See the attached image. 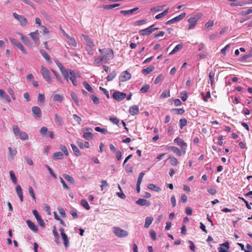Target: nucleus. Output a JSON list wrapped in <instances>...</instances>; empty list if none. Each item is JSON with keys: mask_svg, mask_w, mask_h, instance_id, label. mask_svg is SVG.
I'll use <instances>...</instances> for the list:
<instances>
[{"mask_svg": "<svg viewBox=\"0 0 252 252\" xmlns=\"http://www.w3.org/2000/svg\"><path fill=\"white\" fill-rule=\"evenodd\" d=\"M56 63L60 70H61V73L65 80H66L67 82H68L69 80H71L73 85L76 86L77 85V82L76 80L75 72L71 70L65 69L63 65L57 61L56 62Z\"/></svg>", "mask_w": 252, "mask_h": 252, "instance_id": "f257e3e1", "label": "nucleus"}, {"mask_svg": "<svg viewBox=\"0 0 252 252\" xmlns=\"http://www.w3.org/2000/svg\"><path fill=\"white\" fill-rule=\"evenodd\" d=\"M100 56L104 57V59H108L110 60L113 59V51L111 48H102L99 49Z\"/></svg>", "mask_w": 252, "mask_h": 252, "instance_id": "f03ea898", "label": "nucleus"}, {"mask_svg": "<svg viewBox=\"0 0 252 252\" xmlns=\"http://www.w3.org/2000/svg\"><path fill=\"white\" fill-rule=\"evenodd\" d=\"M202 14L201 13H198L194 17H190L188 19V22L189 23V26L188 27V30H190L194 28L197 21L201 17Z\"/></svg>", "mask_w": 252, "mask_h": 252, "instance_id": "7ed1b4c3", "label": "nucleus"}, {"mask_svg": "<svg viewBox=\"0 0 252 252\" xmlns=\"http://www.w3.org/2000/svg\"><path fill=\"white\" fill-rule=\"evenodd\" d=\"M158 29V28H154L153 25L146 29L140 30L139 33L141 35H149L153 32Z\"/></svg>", "mask_w": 252, "mask_h": 252, "instance_id": "20e7f679", "label": "nucleus"}, {"mask_svg": "<svg viewBox=\"0 0 252 252\" xmlns=\"http://www.w3.org/2000/svg\"><path fill=\"white\" fill-rule=\"evenodd\" d=\"M41 74L42 75L43 78L45 79L46 82L48 83H51V78L50 76V73H49V71L47 68H46L44 66L42 65L41 66Z\"/></svg>", "mask_w": 252, "mask_h": 252, "instance_id": "39448f33", "label": "nucleus"}, {"mask_svg": "<svg viewBox=\"0 0 252 252\" xmlns=\"http://www.w3.org/2000/svg\"><path fill=\"white\" fill-rule=\"evenodd\" d=\"M13 17L18 20L23 27L26 26L28 24L27 19L23 15H20L14 12L13 13Z\"/></svg>", "mask_w": 252, "mask_h": 252, "instance_id": "423d86ee", "label": "nucleus"}, {"mask_svg": "<svg viewBox=\"0 0 252 252\" xmlns=\"http://www.w3.org/2000/svg\"><path fill=\"white\" fill-rule=\"evenodd\" d=\"M32 116L36 119H40L42 116V111L39 107L37 106H33L32 108Z\"/></svg>", "mask_w": 252, "mask_h": 252, "instance_id": "0eeeda50", "label": "nucleus"}, {"mask_svg": "<svg viewBox=\"0 0 252 252\" xmlns=\"http://www.w3.org/2000/svg\"><path fill=\"white\" fill-rule=\"evenodd\" d=\"M186 13L184 12L181 13L180 15L171 19V20L167 21L165 23L166 25H169L171 24H173L174 23H175L176 22H178L183 19H184L186 16Z\"/></svg>", "mask_w": 252, "mask_h": 252, "instance_id": "6e6552de", "label": "nucleus"}, {"mask_svg": "<svg viewBox=\"0 0 252 252\" xmlns=\"http://www.w3.org/2000/svg\"><path fill=\"white\" fill-rule=\"evenodd\" d=\"M29 35L34 41L35 43L38 46L40 44V40L39 39V33L38 30H36L34 32H31Z\"/></svg>", "mask_w": 252, "mask_h": 252, "instance_id": "1a4fd4ad", "label": "nucleus"}, {"mask_svg": "<svg viewBox=\"0 0 252 252\" xmlns=\"http://www.w3.org/2000/svg\"><path fill=\"white\" fill-rule=\"evenodd\" d=\"M113 97L116 100L121 101L126 98V94H124L119 91L115 92L113 94Z\"/></svg>", "mask_w": 252, "mask_h": 252, "instance_id": "9d476101", "label": "nucleus"}, {"mask_svg": "<svg viewBox=\"0 0 252 252\" xmlns=\"http://www.w3.org/2000/svg\"><path fill=\"white\" fill-rule=\"evenodd\" d=\"M89 131H92V129L91 127H87L83 129L84 133L83 135V138H85L86 140H90L93 138V136H94L92 133L90 132H86Z\"/></svg>", "mask_w": 252, "mask_h": 252, "instance_id": "9b49d317", "label": "nucleus"}, {"mask_svg": "<svg viewBox=\"0 0 252 252\" xmlns=\"http://www.w3.org/2000/svg\"><path fill=\"white\" fill-rule=\"evenodd\" d=\"M59 231L61 232L62 240L63 241L65 248H67L68 246V240L66 234L64 232V229L63 228L59 229Z\"/></svg>", "mask_w": 252, "mask_h": 252, "instance_id": "f8f14e48", "label": "nucleus"}, {"mask_svg": "<svg viewBox=\"0 0 252 252\" xmlns=\"http://www.w3.org/2000/svg\"><path fill=\"white\" fill-rule=\"evenodd\" d=\"M0 99H4L9 103H11V99L9 96L8 95L6 92L2 89H0Z\"/></svg>", "mask_w": 252, "mask_h": 252, "instance_id": "ddd939ff", "label": "nucleus"}, {"mask_svg": "<svg viewBox=\"0 0 252 252\" xmlns=\"http://www.w3.org/2000/svg\"><path fill=\"white\" fill-rule=\"evenodd\" d=\"M113 230L114 233H115V235L119 237H124L126 235L125 231L118 227H114Z\"/></svg>", "mask_w": 252, "mask_h": 252, "instance_id": "4468645a", "label": "nucleus"}, {"mask_svg": "<svg viewBox=\"0 0 252 252\" xmlns=\"http://www.w3.org/2000/svg\"><path fill=\"white\" fill-rule=\"evenodd\" d=\"M136 204L141 206L148 207L151 205V203L146 199L143 198H139L138 200L136 201Z\"/></svg>", "mask_w": 252, "mask_h": 252, "instance_id": "2eb2a0df", "label": "nucleus"}, {"mask_svg": "<svg viewBox=\"0 0 252 252\" xmlns=\"http://www.w3.org/2000/svg\"><path fill=\"white\" fill-rule=\"evenodd\" d=\"M17 35L19 36V37L20 38L22 41L27 46H29L30 44V41L28 37L26 36V35H24L23 34L18 32L17 33Z\"/></svg>", "mask_w": 252, "mask_h": 252, "instance_id": "dca6fc26", "label": "nucleus"}, {"mask_svg": "<svg viewBox=\"0 0 252 252\" xmlns=\"http://www.w3.org/2000/svg\"><path fill=\"white\" fill-rule=\"evenodd\" d=\"M82 36L83 37L84 40L86 42L87 45L89 47H92L94 46L93 40L90 38L88 35L82 34Z\"/></svg>", "mask_w": 252, "mask_h": 252, "instance_id": "f3484780", "label": "nucleus"}, {"mask_svg": "<svg viewBox=\"0 0 252 252\" xmlns=\"http://www.w3.org/2000/svg\"><path fill=\"white\" fill-rule=\"evenodd\" d=\"M229 249V246L228 245V243L225 242L220 245L219 251V252H228Z\"/></svg>", "mask_w": 252, "mask_h": 252, "instance_id": "a211bd4d", "label": "nucleus"}, {"mask_svg": "<svg viewBox=\"0 0 252 252\" xmlns=\"http://www.w3.org/2000/svg\"><path fill=\"white\" fill-rule=\"evenodd\" d=\"M174 142L175 143L177 144L179 146L182 148L185 147V149H186V147H187L186 142L184 141V140H183L181 138L177 137L175 138Z\"/></svg>", "mask_w": 252, "mask_h": 252, "instance_id": "6ab92c4d", "label": "nucleus"}, {"mask_svg": "<svg viewBox=\"0 0 252 252\" xmlns=\"http://www.w3.org/2000/svg\"><path fill=\"white\" fill-rule=\"evenodd\" d=\"M129 113L133 116L138 114L139 113L138 106L136 105H134L132 106H130L129 109Z\"/></svg>", "mask_w": 252, "mask_h": 252, "instance_id": "aec40b11", "label": "nucleus"}, {"mask_svg": "<svg viewBox=\"0 0 252 252\" xmlns=\"http://www.w3.org/2000/svg\"><path fill=\"white\" fill-rule=\"evenodd\" d=\"M27 224H28V226L30 229L32 230L33 231L35 232H37L38 231V228L36 225L34 224V223L32 222V221L30 220H27Z\"/></svg>", "mask_w": 252, "mask_h": 252, "instance_id": "412c9836", "label": "nucleus"}, {"mask_svg": "<svg viewBox=\"0 0 252 252\" xmlns=\"http://www.w3.org/2000/svg\"><path fill=\"white\" fill-rule=\"evenodd\" d=\"M168 159L170 160V163L173 166H177L178 165L179 162L177 159L173 156L169 155L168 156Z\"/></svg>", "mask_w": 252, "mask_h": 252, "instance_id": "4be33fe9", "label": "nucleus"}, {"mask_svg": "<svg viewBox=\"0 0 252 252\" xmlns=\"http://www.w3.org/2000/svg\"><path fill=\"white\" fill-rule=\"evenodd\" d=\"M9 39L13 46H16L17 47H23L22 44L15 38L10 37Z\"/></svg>", "mask_w": 252, "mask_h": 252, "instance_id": "5701e85b", "label": "nucleus"}, {"mask_svg": "<svg viewBox=\"0 0 252 252\" xmlns=\"http://www.w3.org/2000/svg\"><path fill=\"white\" fill-rule=\"evenodd\" d=\"M108 60H109V59H104L103 57L100 56V57H99L98 58L96 59L94 61V64L98 65L103 62L106 63Z\"/></svg>", "mask_w": 252, "mask_h": 252, "instance_id": "b1692460", "label": "nucleus"}, {"mask_svg": "<svg viewBox=\"0 0 252 252\" xmlns=\"http://www.w3.org/2000/svg\"><path fill=\"white\" fill-rule=\"evenodd\" d=\"M63 158V154L61 152H57L53 154V158L54 160L61 159Z\"/></svg>", "mask_w": 252, "mask_h": 252, "instance_id": "393cba45", "label": "nucleus"}, {"mask_svg": "<svg viewBox=\"0 0 252 252\" xmlns=\"http://www.w3.org/2000/svg\"><path fill=\"white\" fill-rule=\"evenodd\" d=\"M16 191H17V193L19 198H20L21 202L23 201V195L22 194V191L21 188L19 185H17V187H16Z\"/></svg>", "mask_w": 252, "mask_h": 252, "instance_id": "a878e982", "label": "nucleus"}, {"mask_svg": "<svg viewBox=\"0 0 252 252\" xmlns=\"http://www.w3.org/2000/svg\"><path fill=\"white\" fill-rule=\"evenodd\" d=\"M155 69V67L153 65L149 66L147 68L143 69L142 70V73L143 74L147 75L151 73Z\"/></svg>", "mask_w": 252, "mask_h": 252, "instance_id": "bb28decb", "label": "nucleus"}, {"mask_svg": "<svg viewBox=\"0 0 252 252\" xmlns=\"http://www.w3.org/2000/svg\"><path fill=\"white\" fill-rule=\"evenodd\" d=\"M54 121H55L56 125L58 126H61L62 125V118L61 117L59 116L58 114H56L55 115H54Z\"/></svg>", "mask_w": 252, "mask_h": 252, "instance_id": "cd10ccee", "label": "nucleus"}, {"mask_svg": "<svg viewBox=\"0 0 252 252\" xmlns=\"http://www.w3.org/2000/svg\"><path fill=\"white\" fill-rule=\"evenodd\" d=\"M17 153L16 149H13L11 147L8 148V156L11 158H13V157Z\"/></svg>", "mask_w": 252, "mask_h": 252, "instance_id": "c85d7f7f", "label": "nucleus"}, {"mask_svg": "<svg viewBox=\"0 0 252 252\" xmlns=\"http://www.w3.org/2000/svg\"><path fill=\"white\" fill-rule=\"evenodd\" d=\"M168 149H171L176 155L180 157L182 155L181 150L177 147H169Z\"/></svg>", "mask_w": 252, "mask_h": 252, "instance_id": "c756f323", "label": "nucleus"}, {"mask_svg": "<svg viewBox=\"0 0 252 252\" xmlns=\"http://www.w3.org/2000/svg\"><path fill=\"white\" fill-rule=\"evenodd\" d=\"M53 100L61 102L63 100V97L59 94H55L52 95Z\"/></svg>", "mask_w": 252, "mask_h": 252, "instance_id": "7c9ffc66", "label": "nucleus"}, {"mask_svg": "<svg viewBox=\"0 0 252 252\" xmlns=\"http://www.w3.org/2000/svg\"><path fill=\"white\" fill-rule=\"evenodd\" d=\"M70 146H71L73 152H74L75 156H81V152L78 149L77 147L73 144H71Z\"/></svg>", "mask_w": 252, "mask_h": 252, "instance_id": "2f4dec72", "label": "nucleus"}, {"mask_svg": "<svg viewBox=\"0 0 252 252\" xmlns=\"http://www.w3.org/2000/svg\"><path fill=\"white\" fill-rule=\"evenodd\" d=\"M40 53L42 54L43 58H44L46 61L49 62L50 61V58L49 57V56L48 55L47 52L43 49H41L40 51Z\"/></svg>", "mask_w": 252, "mask_h": 252, "instance_id": "473e14b6", "label": "nucleus"}, {"mask_svg": "<svg viewBox=\"0 0 252 252\" xmlns=\"http://www.w3.org/2000/svg\"><path fill=\"white\" fill-rule=\"evenodd\" d=\"M153 220H154V219H153V218H152V217L146 218L145 227L146 228H148L149 227V226L151 224Z\"/></svg>", "mask_w": 252, "mask_h": 252, "instance_id": "72a5a7b5", "label": "nucleus"}, {"mask_svg": "<svg viewBox=\"0 0 252 252\" xmlns=\"http://www.w3.org/2000/svg\"><path fill=\"white\" fill-rule=\"evenodd\" d=\"M70 96H71L72 100L74 101L75 104L77 106H79V101L78 99V96L74 92H72L71 93H70Z\"/></svg>", "mask_w": 252, "mask_h": 252, "instance_id": "f704fd0d", "label": "nucleus"}, {"mask_svg": "<svg viewBox=\"0 0 252 252\" xmlns=\"http://www.w3.org/2000/svg\"><path fill=\"white\" fill-rule=\"evenodd\" d=\"M120 5V4L117 3V4H109V5H103L102 7L105 9H111L112 8H114L115 7H116L117 6H119Z\"/></svg>", "mask_w": 252, "mask_h": 252, "instance_id": "c9c22d12", "label": "nucleus"}, {"mask_svg": "<svg viewBox=\"0 0 252 252\" xmlns=\"http://www.w3.org/2000/svg\"><path fill=\"white\" fill-rule=\"evenodd\" d=\"M148 188L151 190H153L156 191H159L160 189L159 187H157L156 185L153 184H149L148 185Z\"/></svg>", "mask_w": 252, "mask_h": 252, "instance_id": "e433bc0d", "label": "nucleus"}, {"mask_svg": "<svg viewBox=\"0 0 252 252\" xmlns=\"http://www.w3.org/2000/svg\"><path fill=\"white\" fill-rule=\"evenodd\" d=\"M187 124V120L186 118L181 119L179 120V127L181 129H183Z\"/></svg>", "mask_w": 252, "mask_h": 252, "instance_id": "4c0bfd02", "label": "nucleus"}, {"mask_svg": "<svg viewBox=\"0 0 252 252\" xmlns=\"http://www.w3.org/2000/svg\"><path fill=\"white\" fill-rule=\"evenodd\" d=\"M19 136L22 140H27L29 138L28 134L26 132H22L19 133Z\"/></svg>", "mask_w": 252, "mask_h": 252, "instance_id": "58836bf2", "label": "nucleus"}, {"mask_svg": "<svg viewBox=\"0 0 252 252\" xmlns=\"http://www.w3.org/2000/svg\"><path fill=\"white\" fill-rule=\"evenodd\" d=\"M7 92H8V93H9V94L11 96V97H12V100H15L16 96H15V94L14 93L13 89L10 87L8 88Z\"/></svg>", "mask_w": 252, "mask_h": 252, "instance_id": "ea45409f", "label": "nucleus"}, {"mask_svg": "<svg viewBox=\"0 0 252 252\" xmlns=\"http://www.w3.org/2000/svg\"><path fill=\"white\" fill-rule=\"evenodd\" d=\"M10 176L11 178V180H12L13 183L15 184H17V179L16 178L15 173L12 170L10 171Z\"/></svg>", "mask_w": 252, "mask_h": 252, "instance_id": "a19ab883", "label": "nucleus"}, {"mask_svg": "<svg viewBox=\"0 0 252 252\" xmlns=\"http://www.w3.org/2000/svg\"><path fill=\"white\" fill-rule=\"evenodd\" d=\"M48 131H49L46 127H42L40 129V134L42 135L43 136H45L46 135H47V133H48Z\"/></svg>", "mask_w": 252, "mask_h": 252, "instance_id": "79ce46f5", "label": "nucleus"}, {"mask_svg": "<svg viewBox=\"0 0 252 252\" xmlns=\"http://www.w3.org/2000/svg\"><path fill=\"white\" fill-rule=\"evenodd\" d=\"M116 76V73L115 71H113L112 73L110 74V75H108L106 79L108 81H110L113 80L114 78H115Z\"/></svg>", "mask_w": 252, "mask_h": 252, "instance_id": "37998d69", "label": "nucleus"}, {"mask_svg": "<svg viewBox=\"0 0 252 252\" xmlns=\"http://www.w3.org/2000/svg\"><path fill=\"white\" fill-rule=\"evenodd\" d=\"M53 234L54 236V238H55L56 242H57L59 239V236L57 231L56 227L55 225L53 226Z\"/></svg>", "mask_w": 252, "mask_h": 252, "instance_id": "c03bdc74", "label": "nucleus"}, {"mask_svg": "<svg viewBox=\"0 0 252 252\" xmlns=\"http://www.w3.org/2000/svg\"><path fill=\"white\" fill-rule=\"evenodd\" d=\"M214 76L215 73L213 71H211L210 73H209V78H210L211 86L214 85Z\"/></svg>", "mask_w": 252, "mask_h": 252, "instance_id": "a18cd8bd", "label": "nucleus"}, {"mask_svg": "<svg viewBox=\"0 0 252 252\" xmlns=\"http://www.w3.org/2000/svg\"><path fill=\"white\" fill-rule=\"evenodd\" d=\"M63 176H64V178L65 179V180H66L67 181H68L69 183H72V184L74 183V180L70 175H69L68 174H64L63 175Z\"/></svg>", "mask_w": 252, "mask_h": 252, "instance_id": "49530a36", "label": "nucleus"}, {"mask_svg": "<svg viewBox=\"0 0 252 252\" xmlns=\"http://www.w3.org/2000/svg\"><path fill=\"white\" fill-rule=\"evenodd\" d=\"M67 42L68 43L69 45H71L73 46H76V42L74 38L70 37L68 39H67Z\"/></svg>", "mask_w": 252, "mask_h": 252, "instance_id": "de8ad7c7", "label": "nucleus"}, {"mask_svg": "<svg viewBox=\"0 0 252 252\" xmlns=\"http://www.w3.org/2000/svg\"><path fill=\"white\" fill-rule=\"evenodd\" d=\"M172 111L175 112V113L181 115L184 113L185 110L183 108H177V109H172Z\"/></svg>", "mask_w": 252, "mask_h": 252, "instance_id": "09e8293b", "label": "nucleus"}, {"mask_svg": "<svg viewBox=\"0 0 252 252\" xmlns=\"http://www.w3.org/2000/svg\"><path fill=\"white\" fill-rule=\"evenodd\" d=\"M150 88L149 85H145L142 87V88L140 89V93L142 94H145L148 91L149 89Z\"/></svg>", "mask_w": 252, "mask_h": 252, "instance_id": "8fccbe9b", "label": "nucleus"}, {"mask_svg": "<svg viewBox=\"0 0 252 252\" xmlns=\"http://www.w3.org/2000/svg\"><path fill=\"white\" fill-rule=\"evenodd\" d=\"M81 205H82L83 207H85L87 210L90 209L89 205L86 200L84 199L81 200Z\"/></svg>", "mask_w": 252, "mask_h": 252, "instance_id": "3c124183", "label": "nucleus"}, {"mask_svg": "<svg viewBox=\"0 0 252 252\" xmlns=\"http://www.w3.org/2000/svg\"><path fill=\"white\" fill-rule=\"evenodd\" d=\"M84 87H85V89L88 91V92L92 93L94 91V90L92 89V87L87 82H83Z\"/></svg>", "mask_w": 252, "mask_h": 252, "instance_id": "603ef678", "label": "nucleus"}, {"mask_svg": "<svg viewBox=\"0 0 252 252\" xmlns=\"http://www.w3.org/2000/svg\"><path fill=\"white\" fill-rule=\"evenodd\" d=\"M57 210H58L59 214L61 215L62 217L64 218L65 217V213L64 209L62 207H59L58 208H57Z\"/></svg>", "mask_w": 252, "mask_h": 252, "instance_id": "864d4df0", "label": "nucleus"}, {"mask_svg": "<svg viewBox=\"0 0 252 252\" xmlns=\"http://www.w3.org/2000/svg\"><path fill=\"white\" fill-rule=\"evenodd\" d=\"M60 149L64 153V154L66 156H68V153L67 151V149L65 146L64 145H61V146H60Z\"/></svg>", "mask_w": 252, "mask_h": 252, "instance_id": "5fc2aeb1", "label": "nucleus"}, {"mask_svg": "<svg viewBox=\"0 0 252 252\" xmlns=\"http://www.w3.org/2000/svg\"><path fill=\"white\" fill-rule=\"evenodd\" d=\"M72 116H73V119H74L75 121L77 122L78 125H80L81 123V121H82L80 117L76 114L73 115Z\"/></svg>", "mask_w": 252, "mask_h": 252, "instance_id": "6e6d98bb", "label": "nucleus"}, {"mask_svg": "<svg viewBox=\"0 0 252 252\" xmlns=\"http://www.w3.org/2000/svg\"><path fill=\"white\" fill-rule=\"evenodd\" d=\"M164 6H165V5H161V6L154 7L151 9V10L152 11H156V12L162 10Z\"/></svg>", "mask_w": 252, "mask_h": 252, "instance_id": "4d7b16f0", "label": "nucleus"}, {"mask_svg": "<svg viewBox=\"0 0 252 252\" xmlns=\"http://www.w3.org/2000/svg\"><path fill=\"white\" fill-rule=\"evenodd\" d=\"M126 80V71H124L121 73L120 76H119V81L120 82H125Z\"/></svg>", "mask_w": 252, "mask_h": 252, "instance_id": "13d9d810", "label": "nucleus"}, {"mask_svg": "<svg viewBox=\"0 0 252 252\" xmlns=\"http://www.w3.org/2000/svg\"><path fill=\"white\" fill-rule=\"evenodd\" d=\"M252 56V49H251V50H250L249 54H247L245 55L242 56V58H241V60L245 61Z\"/></svg>", "mask_w": 252, "mask_h": 252, "instance_id": "bf43d9fd", "label": "nucleus"}, {"mask_svg": "<svg viewBox=\"0 0 252 252\" xmlns=\"http://www.w3.org/2000/svg\"><path fill=\"white\" fill-rule=\"evenodd\" d=\"M94 130L100 132H101V133H103V134H106V133H107V129L102 128H101L100 127H95V128H94Z\"/></svg>", "mask_w": 252, "mask_h": 252, "instance_id": "052dcab7", "label": "nucleus"}, {"mask_svg": "<svg viewBox=\"0 0 252 252\" xmlns=\"http://www.w3.org/2000/svg\"><path fill=\"white\" fill-rule=\"evenodd\" d=\"M181 100L185 101L187 99V93L186 91L182 92L180 94Z\"/></svg>", "mask_w": 252, "mask_h": 252, "instance_id": "680f3d73", "label": "nucleus"}, {"mask_svg": "<svg viewBox=\"0 0 252 252\" xmlns=\"http://www.w3.org/2000/svg\"><path fill=\"white\" fill-rule=\"evenodd\" d=\"M12 129L13 133H14L15 135H18L19 134V128L17 125H13L12 127Z\"/></svg>", "mask_w": 252, "mask_h": 252, "instance_id": "e2e57ef3", "label": "nucleus"}, {"mask_svg": "<svg viewBox=\"0 0 252 252\" xmlns=\"http://www.w3.org/2000/svg\"><path fill=\"white\" fill-rule=\"evenodd\" d=\"M45 101V95L44 94H39L38 97H37V102L38 103H43Z\"/></svg>", "mask_w": 252, "mask_h": 252, "instance_id": "0e129e2a", "label": "nucleus"}, {"mask_svg": "<svg viewBox=\"0 0 252 252\" xmlns=\"http://www.w3.org/2000/svg\"><path fill=\"white\" fill-rule=\"evenodd\" d=\"M247 3V2L244 1H241L237 3H231L230 4L231 6H243L244 5H246Z\"/></svg>", "mask_w": 252, "mask_h": 252, "instance_id": "69168bd1", "label": "nucleus"}, {"mask_svg": "<svg viewBox=\"0 0 252 252\" xmlns=\"http://www.w3.org/2000/svg\"><path fill=\"white\" fill-rule=\"evenodd\" d=\"M41 32H42L43 34H46L49 33V31L47 29L46 27L44 26H41Z\"/></svg>", "mask_w": 252, "mask_h": 252, "instance_id": "338daca9", "label": "nucleus"}, {"mask_svg": "<svg viewBox=\"0 0 252 252\" xmlns=\"http://www.w3.org/2000/svg\"><path fill=\"white\" fill-rule=\"evenodd\" d=\"M208 55H209V54L208 53L205 52L203 53H201L199 55H198L197 58H198V59H206L207 58V57L208 56Z\"/></svg>", "mask_w": 252, "mask_h": 252, "instance_id": "774afa93", "label": "nucleus"}]
</instances>
